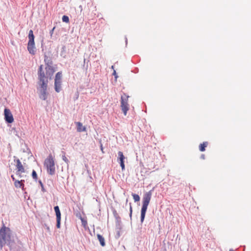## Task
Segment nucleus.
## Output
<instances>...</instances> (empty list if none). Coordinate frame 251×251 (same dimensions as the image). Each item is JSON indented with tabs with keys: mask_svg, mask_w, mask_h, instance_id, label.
<instances>
[{
	"mask_svg": "<svg viewBox=\"0 0 251 251\" xmlns=\"http://www.w3.org/2000/svg\"><path fill=\"white\" fill-rule=\"evenodd\" d=\"M11 177H12V180H13V181H14V182L15 181V180H16L15 179V177H14V176H13V175H12V176H11Z\"/></svg>",
	"mask_w": 251,
	"mask_h": 251,
	"instance_id": "obj_26",
	"label": "nucleus"
},
{
	"mask_svg": "<svg viewBox=\"0 0 251 251\" xmlns=\"http://www.w3.org/2000/svg\"><path fill=\"white\" fill-rule=\"evenodd\" d=\"M132 206L131 205V204H130V217H131V215H132Z\"/></svg>",
	"mask_w": 251,
	"mask_h": 251,
	"instance_id": "obj_22",
	"label": "nucleus"
},
{
	"mask_svg": "<svg viewBox=\"0 0 251 251\" xmlns=\"http://www.w3.org/2000/svg\"><path fill=\"white\" fill-rule=\"evenodd\" d=\"M16 168L18 170V172H20L21 173L25 172V169L19 159L16 160Z\"/></svg>",
	"mask_w": 251,
	"mask_h": 251,
	"instance_id": "obj_12",
	"label": "nucleus"
},
{
	"mask_svg": "<svg viewBox=\"0 0 251 251\" xmlns=\"http://www.w3.org/2000/svg\"><path fill=\"white\" fill-rule=\"evenodd\" d=\"M201 157H202L203 159H204V155H202L201 156Z\"/></svg>",
	"mask_w": 251,
	"mask_h": 251,
	"instance_id": "obj_28",
	"label": "nucleus"
},
{
	"mask_svg": "<svg viewBox=\"0 0 251 251\" xmlns=\"http://www.w3.org/2000/svg\"><path fill=\"white\" fill-rule=\"evenodd\" d=\"M97 237L101 246L104 247L105 245L104 238L100 234H97Z\"/></svg>",
	"mask_w": 251,
	"mask_h": 251,
	"instance_id": "obj_15",
	"label": "nucleus"
},
{
	"mask_svg": "<svg viewBox=\"0 0 251 251\" xmlns=\"http://www.w3.org/2000/svg\"><path fill=\"white\" fill-rule=\"evenodd\" d=\"M28 37L29 39L28 43H34V36L32 30H29Z\"/></svg>",
	"mask_w": 251,
	"mask_h": 251,
	"instance_id": "obj_14",
	"label": "nucleus"
},
{
	"mask_svg": "<svg viewBox=\"0 0 251 251\" xmlns=\"http://www.w3.org/2000/svg\"><path fill=\"white\" fill-rule=\"evenodd\" d=\"M44 166L46 168L48 174L50 175H53L55 174V162L53 157L51 154H49L48 157L45 159Z\"/></svg>",
	"mask_w": 251,
	"mask_h": 251,
	"instance_id": "obj_3",
	"label": "nucleus"
},
{
	"mask_svg": "<svg viewBox=\"0 0 251 251\" xmlns=\"http://www.w3.org/2000/svg\"><path fill=\"white\" fill-rule=\"evenodd\" d=\"M132 196L135 201H140V198L138 195L132 194Z\"/></svg>",
	"mask_w": 251,
	"mask_h": 251,
	"instance_id": "obj_18",
	"label": "nucleus"
},
{
	"mask_svg": "<svg viewBox=\"0 0 251 251\" xmlns=\"http://www.w3.org/2000/svg\"><path fill=\"white\" fill-rule=\"evenodd\" d=\"M229 251H234L233 249H230Z\"/></svg>",
	"mask_w": 251,
	"mask_h": 251,
	"instance_id": "obj_29",
	"label": "nucleus"
},
{
	"mask_svg": "<svg viewBox=\"0 0 251 251\" xmlns=\"http://www.w3.org/2000/svg\"><path fill=\"white\" fill-rule=\"evenodd\" d=\"M129 96L124 93L121 97V108L125 116H126L127 112L129 109V105L128 103Z\"/></svg>",
	"mask_w": 251,
	"mask_h": 251,
	"instance_id": "obj_5",
	"label": "nucleus"
},
{
	"mask_svg": "<svg viewBox=\"0 0 251 251\" xmlns=\"http://www.w3.org/2000/svg\"><path fill=\"white\" fill-rule=\"evenodd\" d=\"M27 50L30 54L34 55L36 52L35 43H28Z\"/></svg>",
	"mask_w": 251,
	"mask_h": 251,
	"instance_id": "obj_11",
	"label": "nucleus"
},
{
	"mask_svg": "<svg viewBox=\"0 0 251 251\" xmlns=\"http://www.w3.org/2000/svg\"><path fill=\"white\" fill-rule=\"evenodd\" d=\"M23 181H24V180H15V181L14 182V185L15 187L17 188H23L24 185L23 183Z\"/></svg>",
	"mask_w": 251,
	"mask_h": 251,
	"instance_id": "obj_16",
	"label": "nucleus"
},
{
	"mask_svg": "<svg viewBox=\"0 0 251 251\" xmlns=\"http://www.w3.org/2000/svg\"><path fill=\"white\" fill-rule=\"evenodd\" d=\"M101 150L102 151H103V148H102V147H101Z\"/></svg>",
	"mask_w": 251,
	"mask_h": 251,
	"instance_id": "obj_30",
	"label": "nucleus"
},
{
	"mask_svg": "<svg viewBox=\"0 0 251 251\" xmlns=\"http://www.w3.org/2000/svg\"><path fill=\"white\" fill-rule=\"evenodd\" d=\"M54 72V68L48 63L45 68L43 65H41L38 71L39 84L44 86L48 85L49 79H51Z\"/></svg>",
	"mask_w": 251,
	"mask_h": 251,
	"instance_id": "obj_1",
	"label": "nucleus"
},
{
	"mask_svg": "<svg viewBox=\"0 0 251 251\" xmlns=\"http://www.w3.org/2000/svg\"><path fill=\"white\" fill-rule=\"evenodd\" d=\"M62 21H63V22L66 23H69V18L68 16L64 15L62 17Z\"/></svg>",
	"mask_w": 251,
	"mask_h": 251,
	"instance_id": "obj_19",
	"label": "nucleus"
},
{
	"mask_svg": "<svg viewBox=\"0 0 251 251\" xmlns=\"http://www.w3.org/2000/svg\"><path fill=\"white\" fill-rule=\"evenodd\" d=\"M4 116L5 121L11 124L13 122L14 118L12 113L10 110L8 108H5L4 110Z\"/></svg>",
	"mask_w": 251,
	"mask_h": 251,
	"instance_id": "obj_7",
	"label": "nucleus"
},
{
	"mask_svg": "<svg viewBox=\"0 0 251 251\" xmlns=\"http://www.w3.org/2000/svg\"><path fill=\"white\" fill-rule=\"evenodd\" d=\"M112 69H113V68H114L113 66H112Z\"/></svg>",
	"mask_w": 251,
	"mask_h": 251,
	"instance_id": "obj_33",
	"label": "nucleus"
},
{
	"mask_svg": "<svg viewBox=\"0 0 251 251\" xmlns=\"http://www.w3.org/2000/svg\"><path fill=\"white\" fill-rule=\"evenodd\" d=\"M45 62H46V59H45Z\"/></svg>",
	"mask_w": 251,
	"mask_h": 251,
	"instance_id": "obj_32",
	"label": "nucleus"
},
{
	"mask_svg": "<svg viewBox=\"0 0 251 251\" xmlns=\"http://www.w3.org/2000/svg\"><path fill=\"white\" fill-rule=\"evenodd\" d=\"M75 125L77 126V131L78 132H82V131H86V127L84 126H83L82 124L80 122H75Z\"/></svg>",
	"mask_w": 251,
	"mask_h": 251,
	"instance_id": "obj_13",
	"label": "nucleus"
},
{
	"mask_svg": "<svg viewBox=\"0 0 251 251\" xmlns=\"http://www.w3.org/2000/svg\"><path fill=\"white\" fill-rule=\"evenodd\" d=\"M32 176L33 179H34L35 180H37L38 177L36 172L35 170H33L32 172Z\"/></svg>",
	"mask_w": 251,
	"mask_h": 251,
	"instance_id": "obj_20",
	"label": "nucleus"
},
{
	"mask_svg": "<svg viewBox=\"0 0 251 251\" xmlns=\"http://www.w3.org/2000/svg\"><path fill=\"white\" fill-rule=\"evenodd\" d=\"M152 193L151 191H150L146 193L143 198V204L141 211V222L142 223L145 219L146 213L148 208V206L149 204Z\"/></svg>",
	"mask_w": 251,
	"mask_h": 251,
	"instance_id": "obj_2",
	"label": "nucleus"
},
{
	"mask_svg": "<svg viewBox=\"0 0 251 251\" xmlns=\"http://www.w3.org/2000/svg\"><path fill=\"white\" fill-rule=\"evenodd\" d=\"M62 77L61 72H58L55 75L54 88L55 91L57 93L59 92L61 89Z\"/></svg>",
	"mask_w": 251,
	"mask_h": 251,
	"instance_id": "obj_6",
	"label": "nucleus"
},
{
	"mask_svg": "<svg viewBox=\"0 0 251 251\" xmlns=\"http://www.w3.org/2000/svg\"><path fill=\"white\" fill-rule=\"evenodd\" d=\"M208 145V142H203V143L199 145V150L201 151H204L205 150V148Z\"/></svg>",
	"mask_w": 251,
	"mask_h": 251,
	"instance_id": "obj_17",
	"label": "nucleus"
},
{
	"mask_svg": "<svg viewBox=\"0 0 251 251\" xmlns=\"http://www.w3.org/2000/svg\"><path fill=\"white\" fill-rule=\"evenodd\" d=\"M40 184H41L42 188H43V185L42 183V181L41 180L39 181Z\"/></svg>",
	"mask_w": 251,
	"mask_h": 251,
	"instance_id": "obj_27",
	"label": "nucleus"
},
{
	"mask_svg": "<svg viewBox=\"0 0 251 251\" xmlns=\"http://www.w3.org/2000/svg\"><path fill=\"white\" fill-rule=\"evenodd\" d=\"M47 229H48V230H50V228H49V227H47Z\"/></svg>",
	"mask_w": 251,
	"mask_h": 251,
	"instance_id": "obj_31",
	"label": "nucleus"
},
{
	"mask_svg": "<svg viewBox=\"0 0 251 251\" xmlns=\"http://www.w3.org/2000/svg\"><path fill=\"white\" fill-rule=\"evenodd\" d=\"M82 224L83 225V226H85L86 224H87L86 221H84L82 219Z\"/></svg>",
	"mask_w": 251,
	"mask_h": 251,
	"instance_id": "obj_25",
	"label": "nucleus"
},
{
	"mask_svg": "<svg viewBox=\"0 0 251 251\" xmlns=\"http://www.w3.org/2000/svg\"><path fill=\"white\" fill-rule=\"evenodd\" d=\"M54 209L56 216V227L57 228H59L60 227L61 213L59 210V208L58 206H55Z\"/></svg>",
	"mask_w": 251,
	"mask_h": 251,
	"instance_id": "obj_8",
	"label": "nucleus"
},
{
	"mask_svg": "<svg viewBox=\"0 0 251 251\" xmlns=\"http://www.w3.org/2000/svg\"><path fill=\"white\" fill-rule=\"evenodd\" d=\"M55 29V27H54L51 30H50V35L52 36V34H53V31H54V29Z\"/></svg>",
	"mask_w": 251,
	"mask_h": 251,
	"instance_id": "obj_24",
	"label": "nucleus"
},
{
	"mask_svg": "<svg viewBox=\"0 0 251 251\" xmlns=\"http://www.w3.org/2000/svg\"><path fill=\"white\" fill-rule=\"evenodd\" d=\"M113 75H114L115 76V78H117V75L116 72L115 70H114V72L113 73Z\"/></svg>",
	"mask_w": 251,
	"mask_h": 251,
	"instance_id": "obj_23",
	"label": "nucleus"
},
{
	"mask_svg": "<svg viewBox=\"0 0 251 251\" xmlns=\"http://www.w3.org/2000/svg\"><path fill=\"white\" fill-rule=\"evenodd\" d=\"M41 87V95L40 98L43 100H46L47 98V89L48 85H45V86L42 85H39Z\"/></svg>",
	"mask_w": 251,
	"mask_h": 251,
	"instance_id": "obj_9",
	"label": "nucleus"
},
{
	"mask_svg": "<svg viewBox=\"0 0 251 251\" xmlns=\"http://www.w3.org/2000/svg\"><path fill=\"white\" fill-rule=\"evenodd\" d=\"M125 159V157L123 154V153L122 151L118 152V160L119 161V163L120 164V166L122 168V170L123 171L125 170V166L124 164V159Z\"/></svg>",
	"mask_w": 251,
	"mask_h": 251,
	"instance_id": "obj_10",
	"label": "nucleus"
},
{
	"mask_svg": "<svg viewBox=\"0 0 251 251\" xmlns=\"http://www.w3.org/2000/svg\"><path fill=\"white\" fill-rule=\"evenodd\" d=\"M62 159L67 163L69 162V160L65 154L62 156Z\"/></svg>",
	"mask_w": 251,
	"mask_h": 251,
	"instance_id": "obj_21",
	"label": "nucleus"
},
{
	"mask_svg": "<svg viewBox=\"0 0 251 251\" xmlns=\"http://www.w3.org/2000/svg\"><path fill=\"white\" fill-rule=\"evenodd\" d=\"M10 230L4 225L0 229V246L2 247L6 241L10 239Z\"/></svg>",
	"mask_w": 251,
	"mask_h": 251,
	"instance_id": "obj_4",
	"label": "nucleus"
}]
</instances>
